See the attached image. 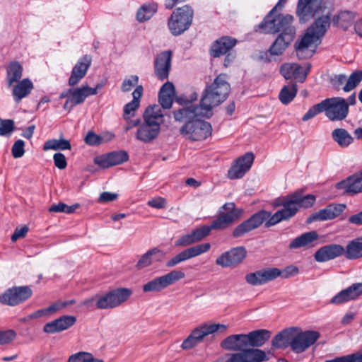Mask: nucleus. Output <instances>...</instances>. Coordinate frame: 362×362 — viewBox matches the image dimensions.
<instances>
[{
    "label": "nucleus",
    "mask_w": 362,
    "mask_h": 362,
    "mask_svg": "<svg viewBox=\"0 0 362 362\" xmlns=\"http://www.w3.org/2000/svg\"><path fill=\"white\" fill-rule=\"evenodd\" d=\"M221 346L238 351L228 354L225 362H264L269 359L264 351L250 348L247 334L230 335L221 341Z\"/></svg>",
    "instance_id": "1"
},
{
    "label": "nucleus",
    "mask_w": 362,
    "mask_h": 362,
    "mask_svg": "<svg viewBox=\"0 0 362 362\" xmlns=\"http://www.w3.org/2000/svg\"><path fill=\"white\" fill-rule=\"evenodd\" d=\"M327 15L317 18L305 30L304 35L294 45L296 55L300 59L310 58L321 43L322 39L330 26Z\"/></svg>",
    "instance_id": "2"
},
{
    "label": "nucleus",
    "mask_w": 362,
    "mask_h": 362,
    "mask_svg": "<svg viewBox=\"0 0 362 362\" xmlns=\"http://www.w3.org/2000/svg\"><path fill=\"white\" fill-rule=\"evenodd\" d=\"M164 122V116L158 105L148 107L144 114V123L137 129L136 138L141 142L148 144L159 135L160 126Z\"/></svg>",
    "instance_id": "3"
},
{
    "label": "nucleus",
    "mask_w": 362,
    "mask_h": 362,
    "mask_svg": "<svg viewBox=\"0 0 362 362\" xmlns=\"http://www.w3.org/2000/svg\"><path fill=\"white\" fill-rule=\"evenodd\" d=\"M230 90L228 75L220 74L210 85L206 86L201 98L202 105L205 109L212 112L214 107L226 100Z\"/></svg>",
    "instance_id": "4"
},
{
    "label": "nucleus",
    "mask_w": 362,
    "mask_h": 362,
    "mask_svg": "<svg viewBox=\"0 0 362 362\" xmlns=\"http://www.w3.org/2000/svg\"><path fill=\"white\" fill-rule=\"evenodd\" d=\"M293 16L291 15H276V12L270 11L259 25V28L264 33H280V35H289L295 37L296 30L293 25Z\"/></svg>",
    "instance_id": "5"
},
{
    "label": "nucleus",
    "mask_w": 362,
    "mask_h": 362,
    "mask_svg": "<svg viewBox=\"0 0 362 362\" xmlns=\"http://www.w3.org/2000/svg\"><path fill=\"white\" fill-rule=\"evenodd\" d=\"M227 326L220 323L204 322L194 327L182 341L181 348L190 350L203 342L206 337L218 331L226 332Z\"/></svg>",
    "instance_id": "6"
},
{
    "label": "nucleus",
    "mask_w": 362,
    "mask_h": 362,
    "mask_svg": "<svg viewBox=\"0 0 362 362\" xmlns=\"http://www.w3.org/2000/svg\"><path fill=\"white\" fill-rule=\"evenodd\" d=\"M194 12L192 8L185 5L177 8L168 20V28L173 35H179L187 30L191 25Z\"/></svg>",
    "instance_id": "7"
},
{
    "label": "nucleus",
    "mask_w": 362,
    "mask_h": 362,
    "mask_svg": "<svg viewBox=\"0 0 362 362\" xmlns=\"http://www.w3.org/2000/svg\"><path fill=\"white\" fill-rule=\"evenodd\" d=\"M199 117L194 121L186 122L180 129L184 137L192 141H202L211 134V125Z\"/></svg>",
    "instance_id": "8"
},
{
    "label": "nucleus",
    "mask_w": 362,
    "mask_h": 362,
    "mask_svg": "<svg viewBox=\"0 0 362 362\" xmlns=\"http://www.w3.org/2000/svg\"><path fill=\"white\" fill-rule=\"evenodd\" d=\"M131 294L132 291L129 289L121 288L105 294L96 295V308L107 310L117 308L125 302Z\"/></svg>",
    "instance_id": "9"
},
{
    "label": "nucleus",
    "mask_w": 362,
    "mask_h": 362,
    "mask_svg": "<svg viewBox=\"0 0 362 362\" xmlns=\"http://www.w3.org/2000/svg\"><path fill=\"white\" fill-rule=\"evenodd\" d=\"M323 112L331 121L344 119L349 113L346 100L341 97L327 98L322 100Z\"/></svg>",
    "instance_id": "10"
},
{
    "label": "nucleus",
    "mask_w": 362,
    "mask_h": 362,
    "mask_svg": "<svg viewBox=\"0 0 362 362\" xmlns=\"http://www.w3.org/2000/svg\"><path fill=\"white\" fill-rule=\"evenodd\" d=\"M185 276L183 272L180 270H173L170 272L154 278L143 286V291L148 292H160L170 285L175 284Z\"/></svg>",
    "instance_id": "11"
},
{
    "label": "nucleus",
    "mask_w": 362,
    "mask_h": 362,
    "mask_svg": "<svg viewBox=\"0 0 362 362\" xmlns=\"http://www.w3.org/2000/svg\"><path fill=\"white\" fill-rule=\"evenodd\" d=\"M174 118L176 121L180 122H189V121H194L199 117H210L212 115V112L207 110L202 105L201 100L199 105H189L182 107L179 110L173 112Z\"/></svg>",
    "instance_id": "12"
},
{
    "label": "nucleus",
    "mask_w": 362,
    "mask_h": 362,
    "mask_svg": "<svg viewBox=\"0 0 362 362\" xmlns=\"http://www.w3.org/2000/svg\"><path fill=\"white\" fill-rule=\"evenodd\" d=\"M247 250L243 246L235 247L221 254L216 264L223 268H234L246 258Z\"/></svg>",
    "instance_id": "13"
},
{
    "label": "nucleus",
    "mask_w": 362,
    "mask_h": 362,
    "mask_svg": "<svg viewBox=\"0 0 362 362\" xmlns=\"http://www.w3.org/2000/svg\"><path fill=\"white\" fill-rule=\"evenodd\" d=\"M32 294L33 291L28 286H14L0 295V303L14 306L28 300Z\"/></svg>",
    "instance_id": "14"
},
{
    "label": "nucleus",
    "mask_w": 362,
    "mask_h": 362,
    "mask_svg": "<svg viewBox=\"0 0 362 362\" xmlns=\"http://www.w3.org/2000/svg\"><path fill=\"white\" fill-rule=\"evenodd\" d=\"M270 216V212L261 210L252 215L247 220L236 226L233 231V235L235 238H239L259 227Z\"/></svg>",
    "instance_id": "15"
},
{
    "label": "nucleus",
    "mask_w": 362,
    "mask_h": 362,
    "mask_svg": "<svg viewBox=\"0 0 362 362\" xmlns=\"http://www.w3.org/2000/svg\"><path fill=\"white\" fill-rule=\"evenodd\" d=\"M320 337L317 331H305L298 334L293 332L291 349L296 354L303 353L314 344Z\"/></svg>",
    "instance_id": "16"
},
{
    "label": "nucleus",
    "mask_w": 362,
    "mask_h": 362,
    "mask_svg": "<svg viewBox=\"0 0 362 362\" xmlns=\"http://www.w3.org/2000/svg\"><path fill=\"white\" fill-rule=\"evenodd\" d=\"M324 0H298L296 14L300 23H305L323 8Z\"/></svg>",
    "instance_id": "17"
},
{
    "label": "nucleus",
    "mask_w": 362,
    "mask_h": 362,
    "mask_svg": "<svg viewBox=\"0 0 362 362\" xmlns=\"http://www.w3.org/2000/svg\"><path fill=\"white\" fill-rule=\"evenodd\" d=\"M281 270L276 267H267L247 274L245 281L250 285L259 286L273 281L280 276Z\"/></svg>",
    "instance_id": "18"
},
{
    "label": "nucleus",
    "mask_w": 362,
    "mask_h": 362,
    "mask_svg": "<svg viewBox=\"0 0 362 362\" xmlns=\"http://www.w3.org/2000/svg\"><path fill=\"white\" fill-rule=\"evenodd\" d=\"M254 161V154L252 152L246 153L237 158L228 172V177L230 180L240 179L250 169Z\"/></svg>",
    "instance_id": "19"
},
{
    "label": "nucleus",
    "mask_w": 362,
    "mask_h": 362,
    "mask_svg": "<svg viewBox=\"0 0 362 362\" xmlns=\"http://www.w3.org/2000/svg\"><path fill=\"white\" fill-rule=\"evenodd\" d=\"M283 199L285 201V204L290 209H293L295 214L297 213L298 208H309L313 206L315 202L316 197L313 194L303 195L302 192L296 191L289 195H287Z\"/></svg>",
    "instance_id": "20"
},
{
    "label": "nucleus",
    "mask_w": 362,
    "mask_h": 362,
    "mask_svg": "<svg viewBox=\"0 0 362 362\" xmlns=\"http://www.w3.org/2000/svg\"><path fill=\"white\" fill-rule=\"evenodd\" d=\"M71 95L64 105V109L69 112L76 105L83 103L86 98L96 95L95 89H91L88 86H82L76 89H70Z\"/></svg>",
    "instance_id": "21"
},
{
    "label": "nucleus",
    "mask_w": 362,
    "mask_h": 362,
    "mask_svg": "<svg viewBox=\"0 0 362 362\" xmlns=\"http://www.w3.org/2000/svg\"><path fill=\"white\" fill-rule=\"evenodd\" d=\"M172 55V51L165 50L158 54L155 59L154 73L161 81L168 78L171 69Z\"/></svg>",
    "instance_id": "22"
},
{
    "label": "nucleus",
    "mask_w": 362,
    "mask_h": 362,
    "mask_svg": "<svg viewBox=\"0 0 362 362\" xmlns=\"http://www.w3.org/2000/svg\"><path fill=\"white\" fill-rule=\"evenodd\" d=\"M346 205L342 204H332L326 208L320 209L317 212L311 214L307 219L306 223H310L313 221L332 220L339 216L345 209Z\"/></svg>",
    "instance_id": "23"
},
{
    "label": "nucleus",
    "mask_w": 362,
    "mask_h": 362,
    "mask_svg": "<svg viewBox=\"0 0 362 362\" xmlns=\"http://www.w3.org/2000/svg\"><path fill=\"white\" fill-rule=\"evenodd\" d=\"M362 295V282L354 283L348 288L341 290L331 300L330 303L341 305L350 300L357 299Z\"/></svg>",
    "instance_id": "24"
},
{
    "label": "nucleus",
    "mask_w": 362,
    "mask_h": 362,
    "mask_svg": "<svg viewBox=\"0 0 362 362\" xmlns=\"http://www.w3.org/2000/svg\"><path fill=\"white\" fill-rule=\"evenodd\" d=\"M310 69V64L307 65V69H304L301 66L296 63H285L281 65L280 72L286 79L294 78L299 82H303Z\"/></svg>",
    "instance_id": "25"
},
{
    "label": "nucleus",
    "mask_w": 362,
    "mask_h": 362,
    "mask_svg": "<svg viewBox=\"0 0 362 362\" xmlns=\"http://www.w3.org/2000/svg\"><path fill=\"white\" fill-rule=\"evenodd\" d=\"M211 230V228L207 226H203L200 228L193 230L191 233L185 234L175 241L176 246L186 247L198 243L206 236Z\"/></svg>",
    "instance_id": "26"
},
{
    "label": "nucleus",
    "mask_w": 362,
    "mask_h": 362,
    "mask_svg": "<svg viewBox=\"0 0 362 362\" xmlns=\"http://www.w3.org/2000/svg\"><path fill=\"white\" fill-rule=\"evenodd\" d=\"M76 322V317L73 315H62L44 325L43 331L54 334L66 330Z\"/></svg>",
    "instance_id": "27"
},
{
    "label": "nucleus",
    "mask_w": 362,
    "mask_h": 362,
    "mask_svg": "<svg viewBox=\"0 0 362 362\" xmlns=\"http://www.w3.org/2000/svg\"><path fill=\"white\" fill-rule=\"evenodd\" d=\"M92 59L90 55L81 57L73 67L71 76L69 78L70 86H76L86 74L91 65Z\"/></svg>",
    "instance_id": "28"
},
{
    "label": "nucleus",
    "mask_w": 362,
    "mask_h": 362,
    "mask_svg": "<svg viewBox=\"0 0 362 362\" xmlns=\"http://www.w3.org/2000/svg\"><path fill=\"white\" fill-rule=\"evenodd\" d=\"M344 248L338 244L323 246L315 253V259L318 262H325L335 259L344 253Z\"/></svg>",
    "instance_id": "29"
},
{
    "label": "nucleus",
    "mask_w": 362,
    "mask_h": 362,
    "mask_svg": "<svg viewBox=\"0 0 362 362\" xmlns=\"http://www.w3.org/2000/svg\"><path fill=\"white\" fill-rule=\"evenodd\" d=\"M338 189H343L348 194L362 192V170L359 174L354 175L346 180L338 182L336 185Z\"/></svg>",
    "instance_id": "30"
},
{
    "label": "nucleus",
    "mask_w": 362,
    "mask_h": 362,
    "mask_svg": "<svg viewBox=\"0 0 362 362\" xmlns=\"http://www.w3.org/2000/svg\"><path fill=\"white\" fill-rule=\"evenodd\" d=\"M11 88L14 101L19 103L30 95L34 85L30 79L26 78L15 83Z\"/></svg>",
    "instance_id": "31"
},
{
    "label": "nucleus",
    "mask_w": 362,
    "mask_h": 362,
    "mask_svg": "<svg viewBox=\"0 0 362 362\" xmlns=\"http://www.w3.org/2000/svg\"><path fill=\"white\" fill-rule=\"evenodd\" d=\"M6 84L7 88H11L15 83L21 80L23 74V67L17 61L9 62L5 67Z\"/></svg>",
    "instance_id": "32"
},
{
    "label": "nucleus",
    "mask_w": 362,
    "mask_h": 362,
    "mask_svg": "<svg viewBox=\"0 0 362 362\" xmlns=\"http://www.w3.org/2000/svg\"><path fill=\"white\" fill-rule=\"evenodd\" d=\"M236 42L237 40L231 37H221L211 46V56L214 57H219L225 54L236 45Z\"/></svg>",
    "instance_id": "33"
},
{
    "label": "nucleus",
    "mask_w": 362,
    "mask_h": 362,
    "mask_svg": "<svg viewBox=\"0 0 362 362\" xmlns=\"http://www.w3.org/2000/svg\"><path fill=\"white\" fill-rule=\"evenodd\" d=\"M281 205L284 207L282 209L277 211L273 215L270 213V216L265 221L266 227L274 226L281 221L289 219L295 215L294 209L288 208V206L285 204V201L283 198L281 201Z\"/></svg>",
    "instance_id": "34"
},
{
    "label": "nucleus",
    "mask_w": 362,
    "mask_h": 362,
    "mask_svg": "<svg viewBox=\"0 0 362 362\" xmlns=\"http://www.w3.org/2000/svg\"><path fill=\"white\" fill-rule=\"evenodd\" d=\"M175 94V90L172 83L168 81L162 86L159 91L158 100L163 108L170 109L171 107Z\"/></svg>",
    "instance_id": "35"
},
{
    "label": "nucleus",
    "mask_w": 362,
    "mask_h": 362,
    "mask_svg": "<svg viewBox=\"0 0 362 362\" xmlns=\"http://www.w3.org/2000/svg\"><path fill=\"white\" fill-rule=\"evenodd\" d=\"M250 348L262 346L271 337L272 333L267 329H257L247 334Z\"/></svg>",
    "instance_id": "36"
},
{
    "label": "nucleus",
    "mask_w": 362,
    "mask_h": 362,
    "mask_svg": "<svg viewBox=\"0 0 362 362\" xmlns=\"http://www.w3.org/2000/svg\"><path fill=\"white\" fill-rule=\"evenodd\" d=\"M163 252L160 250L153 247L141 257L136 264V267L138 269L148 267L153 264L154 257L157 258V261H160L163 257Z\"/></svg>",
    "instance_id": "37"
},
{
    "label": "nucleus",
    "mask_w": 362,
    "mask_h": 362,
    "mask_svg": "<svg viewBox=\"0 0 362 362\" xmlns=\"http://www.w3.org/2000/svg\"><path fill=\"white\" fill-rule=\"evenodd\" d=\"M294 38V37H291L289 35H283L279 34L269 47V53L274 56L282 54L289 45L293 41Z\"/></svg>",
    "instance_id": "38"
},
{
    "label": "nucleus",
    "mask_w": 362,
    "mask_h": 362,
    "mask_svg": "<svg viewBox=\"0 0 362 362\" xmlns=\"http://www.w3.org/2000/svg\"><path fill=\"white\" fill-rule=\"evenodd\" d=\"M332 138L342 148L349 147L354 141L351 134L344 128L334 129L332 132Z\"/></svg>",
    "instance_id": "39"
},
{
    "label": "nucleus",
    "mask_w": 362,
    "mask_h": 362,
    "mask_svg": "<svg viewBox=\"0 0 362 362\" xmlns=\"http://www.w3.org/2000/svg\"><path fill=\"white\" fill-rule=\"evenodd\" d=\"M293 331L292 329H284L277 334L272 341V345L275 349H285L288 346L291 348Z\"/></svg>",
    "instance_id": "40"
},
{
    "label": "nucleus",
    "mask_w": 362,
    "mask_h": 362,
    "mask_svg": "<svg viewBox=\"0 0 362 362\" xmlns=\"http://www.w3.org/2000/svg\"><path fill=\"white\" fill-rule=\"evenodd\" d=\"M344 250L345 256L349 259L362 257V236L350 241Z\"/></svg>",
    "instance_id": "41"
},
{
    "label": "nucleus",
    "mask_w": 362,
    "mask_h": 362,
    "mask_svg": "<svg viewBox=\"0 0 362 362\" xmlns=\"http://www.w3.org/2000/svg\"><path fill=\"white\" fill-rule=\"evenodd\" d=\"M317 237L315 231L307 232L293 239L289 244V248L294 250L305 247L316 240Z\"/></svg>",
    "instance_id": "42"
},
{
    "label": "nucleus",
    "mask_w": 362,
    "mask_h": 362,
    "mask_svg": "<svg viewBox=\"0 0 362 362\" xmlns=\"http://www.w3.org/2000/svg\"><path fill=\"white\" fill-rule=\"evenodd\" d=\"M222 209L227 211L220 212L219 215L221 216L229 225L238 219L243 212L242 209H236L233 202L225 204L222 206Z\"/></svg>",
    "instance_id": "43"
},
{
    "label": "nucleus",
    "mask_w": 362,
    "mask_h": 362,
    "mask_svg": "<svg viewBox=\"0 0 362 362\" xmlns=\"http://www.w3.org/2000/svg\"><path fill=\"white\" fill-rule=\"evenodd\" d=\"M355 16L352 12L344 11L339 12L333 18V24L344 30H347L354 20Z\"/></svg>",
    "instance_id": "44"
},
{
    "label": "nucleus",
    "mask_w": 362,
    "mask_h": 362,
    "mask_svg": "<svg viewBox=\"0 0 362 362\" xmlns=\"http://www.w3.org/2000/svg\"><path fill=\"white\" fill-rule=\"evenodd\" d=\"M144 88L141 85L137 86L132 93L133 100L126 104L124 107V117L129 115L132 112L138 109L140 103V98L143 95Z\"/></svg>",
    "instance_id": "45"
},
{
    "label": "nucleus",
    "mask_w": 362,
    "mask_h": 362,
    "mask_svg": "<svg viewBox=\"0 0 362 362\" xmlns=\"http://www.w3.org/2000/svg\"><path fill=\"white\" fill-rule=\"evenodd\" d=\"M157 9L158 5L156 3L145 4L138 10L136 18L139 22L146 21L153 16Z\"/></svg>",
    "instance_id": "46"
},
{
    "label": "nucleus",
    "mask_w": 362,
    "mask_h": 362,
    "mask_svg": "<svg viewBox=\"0 0 362 362\" xmlns=\"http://www.w3.org/2000/svg\"><path fill=\"white\" fill-rule=\"evenodd\" d=\"M297 91L298 88L296 83L284 86L279 93V100L284 105L290 103L296 97Z\"/></svg>",
    "instance_id": "47"
},
{
    "label": "nucleus",
    "mask_w": 362,
    "mask_h": 362,
    "mask_svg": "<svg viewBox=\"0 0 362 362\" xmlns=\"http://www.w3.org/2000/svg\"><path fill=\"white\" fill-rule=\"evenodd\" d=\"M71 148L69 141L64 139H50L47 141L43 146L44 151L48 150H70Z\"/></svg>",
    "instance_id": "48"
},
{
    "label": "nucleus",
    "mask_w": 362,
    "mask_h": 362,
    "mask_svg": "<svg viewBox=\"0 0 362 362\" xmlns=\"http://www.w3.org/2000/svg\"><path fill=\"white\" fill-rule=\"evenodd\" d=\"M67 362H104L102 359L95 358L91 353L79 351L71 355Z\"/></svg>",
    "instance_id": "49"
},
{
    "label": "nucleus",
    "mask_w": 362,
    "mask_h": 362,
    "mask_svg": "<svg viewBox=\"0 0 362 362\" xmlns=\"http://www.w3.org/2000/svg\"><path fill=\"white\" fill-rule=\"evenodd\" d=\"M362 81V70H357L353 72L349 77L347 78V81L345 86L343 87V90L345 92H349L354 89L359 83Z\"/></svg>",
    "instance_id": "50"
},
{
    "label": "nucleus",
    "mask_w": 362,
    "mask_h": 362,
    "mask_svg": "<svg viewBox=\"0 0 362 362\" xmlns=\"http://www.w3.org/2000/svg\"><path fill=\"white\" fill-rule=\"evenodd\" d=\"M112 166L119 165L128 160L129 155L125 151H113L108 153Z\"/></svg>",
    "instance_id": "51"
},
{
    "label": "nucleus",
    "mask_w": 362,
    "mask_h": 362,
    "mask_svg": "<svg viewBox=\"0 0 362 362\" xmlns=\"http://www.w3.org/2000/svg\"><path fill=\"white\" fill-rule=\"evenodd\" d=\"M79 207V204H76L72 206H69L64 203L59 202L57 204H52L49 208V212L59 213L64 212L66 214H72L76 209Z\"/></svg>",
    "instance_id": "52"
},
{
    "label": "nucleus",
    "mask_w": 362,
    "mask_h": 362,
    "mask_svg": "<svg viewBox=\"0 0 362 362\" xmlns=\"http://www.w3.org/2000/svg\"><path fill=\"white\" fill-rule=\"evenodd\" d=\"M16 337V333L13 329L0 330V346L11 344Z\"/></svg>",
    "instance_id": "53"
},
{
    "label": "nucleus",
    "mask_w": 362,
    "mask_h": 362,
    "mask_svg": "<svg viewBox=\"0 0 362 362\" xmlns=\"http://www.w3.org/2000/svg\"><path fill=\"white\" fill-rule=\"evenodd\" d=\"M139 83V76L136 75H132L128 78H125L122 83L121 90L122 92H129L134 87L136 88L138 86Z\"/></svg>",
    "instance_id": "54"
},
{
    "label": "nucleus",
    "mask_w": 362,
    "mask_h": 362,
    "mask_svg": "<svg viewBox=\"0 0 362 362\" xmlns=\"http://www.w3.org/2000/svg\"><path fill=\"white\" fill-rule=\"evenodd\" d=\"M211 248L210 243H206L187 248L192 258L208 252Z\"/></svg>",
    "instance_id": "55"
},
{
    "label": "nucleus",
    "mask_w": 362,
    "mask_h": 362,
    "mask_svg": "<svg viewBox=\"0 0 362 362\" xmlns=\"http://www.w3.org/2000/svg\"><path fill=\"white\" fill-rule=\"evenodd\" d=\"M14 130V121L0 119V135L9 136Z\"/></svg>",
    "instance_id": "56"
},
{
    "label": "nucleus",
    "mask_w": 362,
    "mask_h": 362,
    "mask_svg": "<svg viewBox=\"0 0 362 362\" xmlns=\"http://www.w3.org/2000/svg\"><path fill=\"white\" fill-rule=\"evenodd\" d=\"M325 362H362V354L356 353L341 357H337Z\"/></svg>",
    "instance_id": "57"
},
{
    "label": "nucleus",
    "mask_w": 362,
    "mask_h": 362,
    "mask_svg": "<svg viewBox=\"0 0 362 362\" xmlns=\"http://www.w3.org/2000/svg\"><path fill=\"white\" fill-rule=\"evenodd\" d=\"M323 112V106H322V101L320 103H317L313 106H312L308 111L304 115L302 119L303 121H308L315 116H316L317 114Z\"/></svg>",
    "instance_id": "58"
},
{
    "label": "nucleus",
    "mask_w": 362,
    "mask_h": 362,
    "mask_svg": "<svg viewBox=\"0 0 362 362\" xmlns=\"http://www.w3.org/2000/svg\"><path fill=\"white\" fill-rule=\"evenodd\" d=\"M25 142L21 140H17L12 146V155L15 158H18L24 155L25 150Z\"/></svg>",
    "instance_id": "59"
},
{
    "label": "nucleus",
    "mask_w": 362,
    "mask_h": 362,
    "mask_svg": "<svg viewBox=\"0 0 362 362\" xmlns=\"http://www.w3.org/2000/svg\"><path fill=\"white\" fill-rule=\"evenodd\" d=\"M84 141L88 145L97 146L101 144L102 139H100V135H98L93 132H89L86 134Z\"/></svg>",
    "instance_id": "60"
},
{
    "label": "nucleus",
    "mask_w": 362,
    "mask_h": 362,
    "mask_svg": "<svg viewBox=\"0 0 362 362\" xmlns=\"http://www.w3.org/2000/svg\"><path fill=\"white\" fill-rule=\"evenodd\" d=\"M281 274L280 276L284 279H288L291 276H296L298 274L299 269L294 265H289L285 267L283 270H281Z\"/></svg>",
    "instance_id": "61"
},
{
    "label": "nucleus",
    "mask_w": 362,
    "mask_h": 362,
    "mask_svg": "<svg viewBox=\"0 0 362 362\" xmlns=\"http://www.w3.org/2000/svg\"><path fill=\"white\" fill-rule=\"evenodd\" d=\"M54 163L57 168L60 170L64 169L67 165L65 156L62 153H57L53 156Z\"/></svg>",
    "instance_id": "62"
},
{
    "label": "nucleus",
    "mask_w": 362,
    "mask_h": 362,
    "mask_svg": "<svg viewBox=\"0 0 362 362\" xmlns=\"http://www.w3.org/2000/svg\"><path fill=\"white\" fill-rule=\"evenodd\" d=\"M147 204L155 209H163L166 206V200L163 197H156L148 201Z\"/></svg>",
    "instance_id": "63"
},
{
    "label": "nucleus",
    "mask_w": 362,
    "mask_h": 362,
    "mask_svg": "<svg viewBox=\"0 0 362 362\" xmlns=\"http://www.w3.org/2000/svg\"><path fill=\"white\" fill-rule=\"evenodd\" d=\"M230 225L224 220L223 218H222L221 216H218L216 219H215L209 226V228H211V230H221L226 228Z\"/></svg>",
    "instance_id": "64"
}]
</instances>
